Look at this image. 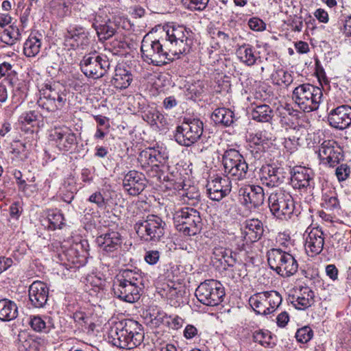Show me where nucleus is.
<instances>
[{
	"label": "nucleus",
	"mask_w": 351,
	"mask_h": 351,
	"mask_svg": "<svg viewBox=\"0 0 351 351\" xmlns=\"http://www.w3.org/2000/svg\"><path fill=\"white\" fill-rule=\"evenodd\" d=\"M50 136L56 147L62 151H69L77 144L75 134L66 126L55 128L51 131Z\"/></svg>",
	"instance_id": "17"
},
{
	"label": "nucleus",
	"mask_w": 351,
	"mask_h": 351,
	"mask_svg": "<svg viewBox=\"0 0 351 351\" xmlns=\"http://www.w3.org/2000/svg\"><path fill=\"white\" fill-rule=\"evenodd\" d=\"M41 39L36 36H30L24 43L23 53L29 58L35 57L40 51Z\"/></svg>",
	"instance_id": "36"
},
{
	"label": "nucleus",
	"mask_w": 351,
	"mask_h": 351,
	"mask_svg": "<svg viewBox=\"0 0 351 351\" xmlns=\"http://www.w3.org/2000/svg\"><path fill=\"white\" fill-rule=\"evenodd\" d=\"M12 263L10 258L0 257V274L11 267Z\"/></svg>",
	"instance_id": "63"
},
{
	"label": "nucleus",
	"mask_w": 351,
	"mask_h": 351,
	"mask_svg": "<svg viewBox=\"0 0 351 351\" xmlns=\"http://www.w3.org/2000/svg\"><path fill=\"white\" fill-rule=\"evenodd\" d=\"M281 295L276 291L257 293L249 299L250 305L260 315H269L276 311L282 302Z\"/></svg>",
	"instance_id": "12"
},
{
	"label": "nucleus",
	"mask_w": 351,
	"mask_h": 351,
	"mask_svg": "<svg viewBox=\"0 0 351 351\" xmlns=\"http://www.w3.org/2000/svg\"><path fill=\"white\" fill-rule=\"evenodd\" d=\"M49 298V288L41 281H34L29 287V300L35 308L43 307Z\"/></svg>",
	"instance_id": "22"
},
{
	"label": "nucleus",
	"mask_w": 351,
	"mask_h": 351,
	"mask_svg": "<svg viewBox=\"0 0 351 351\" xmlns=\"http://www.w3.org/2000/svg\"><path fill=\"white\" fill-rule=\"evenodd\" d=\"M145 261L149 265L156 264L160 258V252L158 250L147 251L145 255Z\"/></svg>",
	"instance_id": "53"
},
{
	"label": "nucleus",
	"mask_w": 351,
	"mask_h": 351,
	"mask_svg": "<svg viewBox=\"0 0 351 351\" xmlns=\"http://www.w3.org/2000/svg\"><path fill=\"white\" fill-rule=\"evenodd\" d=\"M315 16L322 23H327L328 21V14L324 9L319 8L315 12Z\"/></svg>",
	"instance_id": "62"
},
{
	"label": "nucleus",
	"mask_w": 351,
	"mask_h": 351,
	"mask_svg": "<svg viewBox=\"0 0 351 351\" xmlns=\"http://www.w3.org/2000/svg\"><path fill=\"white\" fill-rule=\"evenodd\" d=\"M323 205L326 209L332 210L339 206V200L335 196H326L324 199Z\"/></svg>",
	"instance_id": "57"
},
{
	"label": "nucleus",
	"mask_w": 351,
	"mask_h": 351,
	"mask_svg": "<svg viewBox=\"0 0 351 351\" xmlns=\"http://www.w3.org/2000/svg\"><path fill=\"white\" fill-rule=\"evenodd\" d=\"M267 255L270 268L280 276L289 277L298 271V263L292 254L281 249L273 248Z\"/></svg>",
	"instance_id": "4"
},
{
	"label": "nucleus",
	"mask_w": 351,
	"mask_h": 351,
	"mask_svg": "<svg viewBox=\"0 0 351 351\" xmlns=\"http://www.w3.org/2000/svg\"><path fill=\"white\" fill-rule=\"evenodd\" d=\"M96 242L102 251L107 253L114 252L121 248L123 238L117 231H108L99 236Z\"/></svg>",
	"instance_id": "25"
},
{
	"label": "nucleus",
	"mask_w": 351,
	"mask_h": 351,
	"mask_svg": "<svg viewBox=\"0 0 351 351\" xmlns=\"http://www.w3.org/2000/svg\"><path fill=\"white\" fill-rule=\"evenodd\" d=\"M93 23V25L97 31L99 40H108L112 37L117 32L116 24L110 21H108L104 25H97V21Z\"/></svg>",
	"instance_id": "37"
},
{
	"label": "nucleus",
	"mask_w": 351,
	"mask_h": 351,
	"mask_svg": "<svg viewBox=\"0 0 351 351\" xmlns=\"http://www.w3.org/2000/svg\"><path fill=\"white\" fill-rule=\"evenodd\" d=\"M195 294L202 304L215 306L222 302L225 291L223 285L219 281L206 280L199 284Z\"/></svg>",
	"instance_id": "11"
},
{
	"label": "nucleus",
	"mask_w": 351,
	"mask_h": 351,
	"mask_svg": "<svg viewBox=\"0 0 351 351\" xmlns=\"http://www.w3.org/2000/svg\"><path fill=\"white\" fill-rule=\"evenodd\" d=\"M48 228L51 230L61 228L64 225V218L60 210L57 209L49 210L47 211Z\"/></svg>",
	"instance_id": "42"
},
{
	"label": "nucleus",
	"mask_w": 351,
	"mask_h": 351,
	"mask_svg": "<svg viewBox=\"0 0 351 351\" xmlns=\"http://www.w3.org/2000/svg\"><path fill=\"white\" fill-rule=\"evenodd\" d=\"M204 132L203 122L199 119H187L177 126L174 138L180 145L189 147L197 142Z\"/></svg>",
	"instance_id": "7"
},
{
	"label": "nucleus",
	"mask_w": 351,
	"mask_h": 351,
	"mask_svg": "<svg viewBox=\"0 0 351 351\" xmlns=\"http://www.w3.org/2000/svg\"><path fill=\"white\" fill-rule=\"evenodd\" d=\"M143 119L151 125H156L158 128L168 125V121L165 115L156 109L149 110L143 116Z\"/></svg>",
	"instance_id": "39"
},
{
	"label": "nucleus",
	"mask_w": 351,
	"mask_h": 351,
	"mask_svg": "<svg viewBox=\"0 0 351 351\" xmlns=\"http://www.w3.org/2000/svg\"><path fill=\"white\" fill-rule=\"evenodd\" d=\"M64 43L73 49H85L90 43L88 33L81 26H71L64 34Z\"/></svg>",
	"instance_id": "19"
},
{
	"label": "nucleus",
	"mask_w": 351,
	"mask_h": 351,
	"mask_svg": "<svg viewBox=\"0 0 351 351\" xmlns=\"http://www.w3.org/2000/svg\"><path fill=\"white\" fill-rule=\"evenodd\" d=\"M110 336L114 346L130 350L142 343L144 332L138 322L133 319H126L116 323L111 327Z\"/></svg>",
	"instance_id": "2"
},
{
	"label": "nucleus",
	"mask_w": 351,
	"mask_h": 351,
	"mask_svg": "<svg viewBox=\"0 0 351 351\" xmlns=\"http://www.w3.org/2000/svg\"><path fill=\"white\" fill-rule=\"evenodd\" d=\"M191 94H193L195 96H198L203 91L202 82H197L195 84H192L188 88Z\"/></svg>",
	"instance_id": "64"
},
{
	"label": "nucleus",
	"mask_w": 351,
	"mask_h": 351,
	"mask_svg": "<svg viewBox=\"0 0 351 351\" xmlns=\"http://www.w3.org/2000/svg\"><path fill=\"white\" fill-rule=\"evenodd\" d=\"M18 316V307L15 302L8 300H0V320L9 322Z\"/></svg>",
	"instance_id": "30"
},
{
	"label": "nucleus",
	"mask_w": 351,
	"mask_h": 351,
	"mask_svg": "<svg viewBox=\"0 0 351 351\" xmlns=\"http://www.w3.org/2000/svg\"><path fill=\"white\" fill-rule=\"evenodd\" d=\"M271 78L274 84L285 87H288L293 81L291 73L282 69L276 70L272 73Z\"/></svg>",
	"instance_id": "40"
},
{
	"label": "nucleus",
	"mask_w": 351,
	"mask_h": 351,
	"mask_svg": "<svg viewBox=\"0 0 351 351\" xmlns=\"http://www.w3.org/2000/svg\"><path fill=\"white\" fill-rule=\"evenodd\" d=\"M66 93L59 84H47L41 91L38 101L39 106L49 112H55L62 108L66 102Z\"/></svg>",
	"instance_id": "10"
},
{
	"label": "nucleus",
	"mask_w": 351,
	"mask_h": 351,
	"mask_svg": "<svg viewBox=\"0 0 351 351\" xmlns=\"http://www.w3.org/2000/svg\"><path fill=\"white\" fill-rule=\"evenodd\" d=\"M115 280L123 282L130 285H132V286L135 285L137 286V287H141V286L143 285V277L141 274L132 269L121 271L117 276Z\"/></svg>",
	"instance_id": "32"
},
{
	"label": "nucleus",
	"mask_w": 351,
	"mask_h": 351,
	"mask_svg": "<svg viewBox=\"0 0 351 351\" xmlns=\"http://www.w3.org/2000/svg\"><path fill=\"white\" fill-rule=\"evenodd\" d=\"M159 154H156V150L154 149H148L143 151L140 154V158L141 160L145 159L148 165H154L155 162L158 161Z\"/></svg>",
	"instance_id": "49"
},
{
	"label": "nucleus",
	"mask_w": 351,
	"mask_h": 351,
	"mask_svg": "<svg viewBox=\"0 0 351 351\" xmlns=\"http://www.w3.org/2000/svg\"><path fill=\"white\" fill-rule=\"evenodd\" d=\"M12 72V65L10 63L4 62L0 64V79L9 77Z\"/></svg>",
	"instance_id": "58"
},
{
	"label": "nucleus",
	"mask_w": 351,
	"mask_h": 351,
	"mask_svg": "<svg viewBox=\"0 0 351 351\" xmlns=\"http://www.w3.org/2000/svg\"><path fill=\"white\" fill-rule=\"evenodd\" d=\"M217 38L219 42H220L222 45H226L230 43V34L227 32H224L223 31H217L216 34Z\"/></svg>",
	"instance_id": "61"
},
{
	"label": "nucleus",
	"mask_w": 351,
	"mask_h": 351,
	"mask_svg": "<svg viewBox=\"0 0 351 351\" xmlns=\"http://www.w3.org/2000/svg\"><path fill=\"white\" fill-rule=\"evenodd\" d=\"M206 187L209 198L219 202L231 192L232 182L226 176H217L208 181Z\"/></svg>",
	"instance_id": "18"
},
{
	"label": "nucleus",
	"mask_w": 351,
	"mask_h": 351,
	"mask_svg": "<svg viewBox=\"0 0 351 351\" xmlns=\"http://www.w3.org/2000/svg\"><path fill=\"white\" fill-rule=\"evenodd\" d=\"M350 172L348 166L346 164H342L337 168L336 176L339 181H343L348 178Z\"/></svg>",
	"instance_id": "54"
},
{
	"label": "nucleus",
	"mask_w": 351,
	"mask_h": 351,
	"mask_svg": "<svg viewBox=\"0 0 351 351\" xmlns=\"http://www.w3.org/2000/svg\"><path fill=\"white\" fill-rule=\"evenodd\" d=\"M19 36L20 33L19 29L13 26H10L3 32L1 38L4 43L12 45L14 43L15 40L19 38Z\"/></svg>",
	"instance_id": "44"
},
{
	"label": "nucleus",
	"mask_w": 351,
	"mask_h": 351,
	"mask_svg": "<svg viewBox=\"0 0 351 351\" xmlns=\"http://www.w3.org/2000/svg\"><path fill=\"white\" fill-rule=\"evenodd\" d=\"M269 138L266 136L265 131H261L249 136L248 144L256 146H266Z\"/></svg>",
	"instance_id": "46"
},
{
	"label": "nucleus",
	"mask_w": 351,
	"mask_h": 351,
	"mask_svg": "<svg viewBox=\"0 0 351 351\" xmlns=\"http://www.w3.org/2000/svg\"><path fill=\"white\" fill-rule=\"evenodd\" d=\"M238 58L247 66H252L256 62V56L253 47L250 45H243L240 46L237 50Z\"/></svg>",
	"instance_id": "38"
},
{
	"label": "nucleus",
	"mask_w": 351,
	"mask_h": 351,
	"mask_svg": "<svg viewBox=\"0 0 351 351\" xmlns=\"http://www.w3.org/2000/svg\"><path fill=\"white\" fill-rule=\"evenodd\" d=\"M180 200L186 204L194 205L200 197L199 191L195 186L182 189L178 192Z\"/></svg>",
	"instance_id": "41"
},
{
	"label": "nucleus",
	"mask_w": 351,
	"mask_h": 351,
	"mask_svg": "<svg viewBox=\"0 0 351 351\" xmlns=\"http://www.w3.org/2000/svg\"><path fill=\"white\" fill-rule=\"evenodd\" d=\"M29 323L34 330L40 332H49L51 328H54L52 319L49 317L43 318L38 315L31 316Z\"/></svg>",
	"instance_id": "33"
},
{
	"label": "nucleus",
	"mask_w": 351,
	"mask_h": 351,
	"mask_svg": "<svg viewBox=\"0 0 351 351\" xmlns=\"http://www.w3.org/2000/svg\"><path fill=\"white\" fill-rule=\"evenodd\" d=\"M213 258L220 262L226 268L233 267L237 263V254L231 250L223 247H215L213 252Z\"/></svg>",
	"instance_id": "29"
},
{
	"label": "nucleus",
	"mask_w": 351,
	"mask_h": 351,
	"mask_svg": "<svg viewBox=\"0 0 351 351\" xmlns=\"http://www.w3.org/2000/svg\"><path fill=\"white\" fill-rule=\"evenodd\" d=\"M263 233V223L258 219H250L245 221L242 235L246 242H255Z\"/></svg>",
	"instance_id": "27"
},
{
	"label": "nucleus",
	"mask_w": 351,
	"mask_h": 351,
	"mask_svg": "<svg viewBox=\"0 0 351 351\" xmlns=\"http://www.w3.org/2000/svg\"><path fill=\"white\" fill-rule=\"evenodd\" d=\"M37 119V114L34 111L30 110L23 113L19 118V121L22 123L32 124Z\"/></svg>",
	"instance_id": "51"
},
{
	"label": "nucleus",
	"mask_w": 351,
	"mask_h": 351,
	"mask_svg": "<svg viewBox=\"0 0 351 351\" xmlns=\"http://www.w3.org/2000/svg\"><path fill=\"white\" fill-rule=\"evenodd\" d=\"M341 148L335 140H326L319 146L318 156L321 161L334 167L342 159Z\"/></svg>",
	"instance_id": "15"
},
{
	"label": "nucleus",
	"mask_w": 351,
	"mask_h": 351,
	"mask_svg": "<svg viewBox=\"0 0 351 351\" xmlns=\"http://www.w3.org/2000/svg\"><path fill=\"white\" fill-rule=\"evenodd\" d=\"M191 32L182 25L171 26L164 40H152L145 36L141 42V56L145 62L155 66L165 64L189 51L192 45Z\"/></svg>",
	"instance_id": "1"
},
{
	"label": "nucleus",
	"mask_w": 351,
	"mask_h": 351,
	"mask_svg": "<svg viewBox=\"0 0 351 351\" xmlns=\"http://www.w3.org/2000/svg\"><path fill=\"white\" fill-rule=\"evenodd\" d=\"M88 201L97 204L99 208H102L105 206V199L100 192H96L92 194L88 199Z\"/></svg>",
	"instance_id": "56"
},
{
	"label": "nucleus",
	"mask_w": 351,
	"mask_h": 351,
	"mask_svg": "<svg viewBox=\"0 0 351 351\" xmlns=\"http://www.w3.org/2000/svg\"><path fill=\"white\" fill-rule=\"evenodd\" d=\"M266 149V146H256L251 144H248L247 149L251 153L252 156L256 159L259 160L263 154H264Z\"/></svg>",
	"instance_id": "50"
},
{
	"label": "nucleus",
	"mask_w": 351,
	"mask_h": 351,
	"mask_svg": "<svg viewBox=\"0 0 351 351\" xmlns=\"http://www.w3.org/2000/svg\"><path fill=\"white\" fill-rule=\"evenodd\" d=\"M222 159L226 177L235 180L247 178L248 165L239 151L228 149L223 154Z\"/></svg>",
	"instance_id": "9"
},
{
	"label": "nucleus",
	"mask_w": 351,
	"mask_h": 351,
	"mask_svg": "<svg viewBox=\"0 0 351 351\" xmlns=\"http://www.w3.org/2000/svg\"><path fill=\"white\" fill-rule=\"evenodd\" d=\"M251 115L254 120L258 122H269L274 117V112L269 106L261 104L252 110Z\"/></svg>",
	"instance_id": "34"
},
{
	"label": "nucleus",
	"mask_w": 351,
	"mask_h": 351,
	"mask_svg": "<svg viewBox=\"0 0 351 351\" xmlns=\"http://www.w3.org/2000/svg\"><path fill=\"white\" fill-rule=\"evenodd\" d=\"M211 118L215 123L228 126L234 121V113L230 109L219 108L215 110Z\"/></svg>",
	"instance_id": "35"
},
{
	"label": "nucleus",
	"mask_w": 351,
	"mask_h": 351,
	"mask_svg": "<svg viewBox=\"0 0 351 351\" xmlns=\"http://www.w3.org/2000/svg\"><path fill=\"white\" fill-rule=\"evenodd\" d=\"M209 0H182V2L185 6L191 10H204Z\"/></svg>",
	"instance_id": "48"
},
{
	"label": "nucleus",
	"mask_w": 351,
	"mask_h": 351,
	"mask_svg": "<svg viewBox=\"0 0 351 351\" xmlns=\"http://www.w3.org/2000/svg\"><path fill=\"white\" fill-rule=\"evenodd\" d=\"M141 287L125 284L123 282L114 280L113 284V292L114 295L129 303H133L140 298Z\"/></svg>",
	"instance_id": "24"
},
{
	"label": "nucleus",
	"mask_w": 351,
	"mask_h": 351,
	"mask_svg": "<svg viewBox=\"0 0 351 351\" xmlns=\"http://www.w3.org/2000/svg\"><path fill=\"white\" fill-rule=\"evenodd\" d=\"M183 335L186 339H191L197 337L198 330L195 326L188 324L184 330Z\"/></svg>",
	"instance_id": "55"
},
{
	"label": "nucleus",
	"mask_w": 351,
	"mask_h": 351,
	"mask_svg": "<svg viewBox=\"0 0 351 351\" xmlns=\"http://www.w3.org/2000/svg\"><path fill=\"white\" fill-rule=\"evenodd\" d=\"M324 237L322 230L317 228H312L306 238L305 250L306 253L313 256L319 254L324 248Z\"/></svg>",
	"instance_id": "23"
},
{
	"label": "nucleus",
	"mask_w": 351,
	"mask_h": 351,
	"mask_svg": "<svg viewBox=\"0 0 351 351\" xmlns=\"http://www.w3.org/2000/svg\"><path fill=\"white\" fill-rule=\"evenodd\" d=\"M292 99L304 112L317 110L323 101L322 89L308 83L300 84L293 89Z\"/></svg>",
	"instance_id": "3"
},
{
	"label": "nucleus",
	"mask_w": 351,
	"mask_h": 351,
	"mask_svg": "<svg viewBox=\"0 0 351 351\" xmlns=\"http://www.w3.org/2000/svg\"><path fill=\"white\" fill-rule=\"evenodd\" d=\"M314 292L308 287L300 289L296 297H293L291 304L298 310H305L314 303Z\"/></svg>",
	"instance_id": "28"
},
{
	"label": "nucleus",
	"mask_w": 351,
	"mask_h": 351,
	"mask_svg": "<svg viewBox=\"0 0 351 351\" xmlns=\"http://www.w3.org/2000/svg\"><path fill=\"white\" fill-rule=\"evenodd\" d=\"M289 321V314L286 311L280 313L276 317V322L278 326L285 327Z\"/></svg>",
	"instance_id": "59"
},
{
	"label": "nucleus",
	"mask_w": 351,
	"mask_h": 351,
	"mask_svg": "<svg viewBox=\"0 0 351 351\" xmlns=\"http://www.w3.org/2000/svg\"><path fill=\"white\" fill-rule=\"evenodd\" d=\"M71 5L70 0H52L50 3L52 12L59 17H64L69 13Z\"/></svg>",
	"instance_id": "43"
},
{
	"label": "nucleus",
	"mask_w": 351,
	"mask_h": 351,
	"mask_svg": "<svg viewBox=\"0 0 351 351\" xmlns=\"http://www.w3.org/2000/svg\"><path fill=\"white\" fill-rule=\"evenodd\" d=\"M132 81V74L129 71L121 66L115 69V73L112 80V83L115 88H126L130 85Z\"/></svg>",
	"instance_id": "31"
},
{
	"label": "nucleus",
	"mask_w": 351,
	"mask_h": 351,
	"mask_svg": "<svg viewBox=\"0 0 351 351\" xmlns=\"http://www.w3.org/2000/svg\"><path fill=\"white\" fill-rule=\"evenodd\" d=\"M250 28L254 31H263L265 29V23L258 18H252L248 21Z\"/></svg>",
	"instance_id": "52"
},
{
	"label": "nucleus",
	"mask_w": 351,
	"mask_h": 351,
	"mask_svg": "<svg viewBox=\"0 0 351 351\" xmlns=\"http://www.w3.org/2000/svg\"><path fill=\"white\" fill-rule=\"evenodd\" d=\"M147 186V179L145 175L139 171L132 170L128 171L123 178V189L130 195H139Z\"/></svg>",
	"instance_id": "20"
},
{
	"label": "nucleus",
	"mask_w": 351,
	"mask_h": 351,
	"mask_svg": "<svg viewBox=\"0 0 351 351\" xmlns=\"http://www.w3.org/2000/svg\"><path fill=\"white\" fill-rule=\"evenodd\" d=\"M253 340L265 347H270L273 344L271 342V337L267 331H255L253 334Z\"/></svg>",
	"instance_id": "45"
},
{
	"label": "nucleus",
	"mask_w": 351,
	"mask_h": 351,
	"mask_svg": "<svg viewBox=\"0 0 351 351\" xmlns=\"http://www.w3.org/2000/svg\"><path fill=\"white\" fill-rule=\"evenodd\" d=\"M176 229L185 235L194 236L202 229V219L195 209L185 207L176 210L173 215Z\"/></svg>",
	"instance_id": "5"
},
{
	"label": "nucleus",
	"mask_w": 351,
	"mask_h": 351,
	"mask_svg": "<svg viewBox=\"0 0 351 351\" xmlns=\"http://www.w3.org/2000/svg\"><path fill=\"white\" fill-rule=\"evenodd\" d=\"M80 67L86 76L98 79L103 77L110 69V62L106 56L92 53L83 57Z\"/></svg>",
	"instance_id": "13"
},
{
	"label": "nucleus",
	"mask_w": 351,
	"mask_h": 351,
	"mask_svg": "<svg viewBox=\"0 0 351 351\" xmlns=\"http://www.w3.org/2000/svg\"><path fill=\"white\" fill-rule=\"evenodd\" d=\"M330 126L343 130L351 125V107L347 105L340 106L332 110L328 117Z\"/></svg>",
	"instance_id": "21"
},
{
	"label": "nucleus",
	"mask_w": 351,
	"mask_h": 351,
	"mask_svg": "<svg viewBox=\"0 0 351 351\" xmlns=\"http://www.w3.org/2000/svg\"><path fill=\"white\" fill-rule=\"evenodd\" d=\"M259 177L262 184L268 187L278 186L283 182V176L279 169L270 165L262 167Z\"/></svg>",
	"instance_id": "26"
},
{
	"label": "nucleus",
	"mask_w": 351,
	"mask_h": 351,
	"mask_svg": "<svg viewBox=\"0 0 351 351\" xmlns=\"http://www.w3.org/2000/svg\"><path fill=\"white\" fill-rule=\"evenodd\" d=\"M313 335L312 329L308 326H304L298 329L295 334L296 339L301 343H307L309 341Z\"/></svg>",
	"instance_id": "47"
},
{
	"label": "nucleus",
	"mask_w": 351,
	"mask_h": 351,
	"mask_svg": "<svg viewBox=\"0 0 351 351\" xmlns=\"http://www.w3.org/2000/svg\"><path fill=\"white\" fill-rule=\"evenodd\" d=\"M165 222L158 216L149 215L146 219L136 223L134 228L136 234L147 242H158L164 237Z\"/></svg>",
	"instance_id": "6"
},
{
	"label": "nucleus",
	"mask_w": 351,
	"mask_h": 351,
	"mask_svg": "<svg viewBox=\"0 0 351 351\" xmlns=\"http://www.w3.org/2000/svg\"><path fill=\"white\" fill-rule=\"evenodd\" d=\"M338 269L335 265H328L326 267V275L332 280L338 278Z\"/></svg>",
	"instance_id": "60"
},
{
	"label": "nucleus",
	"mask_w": 351,
	"mask_h": 351,
	"mask_svg": "<svg viewBox=\"0 0 351 351\" xmlns=\"http://www.w3.org/2000/svg\"><path fill=\"white\" fill-rule=\"evenodd\" d=\"M268 204L272 214L281 219L291 218L295 209L292 196L281 189L271 193L268 198Z\"/></svg>",
	"instance_id": "8"
},
{
	"label": "nucleus",
	"mask_w": 351,
	"mask_h": 351,
	"mask_svg": "<svg viewBox=\"0 0 351 351\" xmlns=\"http://www.w3.org/2000/svg\"><path fill=\"white\" fill-rule=\"evenodd\" d=\"M240 201L249 208H256L262 206L265 201L263 189L258 185H248L239 191Z\"/></svg>",
	"instance_id": "14"
},
{
	"label": "nucleus",
	"mask_w": 351,
	"mask_h": 351,
	"mask_svg": "<svg viewBox=\"0 0 351 351\" xmlns=\"http://www.w3.org/2000/svg\"><path fill=\"white\" fill-rule=\"evenodd\" d=\"M291 183L294 189L302 192H311L314 188L313 173L311 169L295 167L293 169Z\"/></svg>",
	"instance_id": "16"
}]
</instances>
